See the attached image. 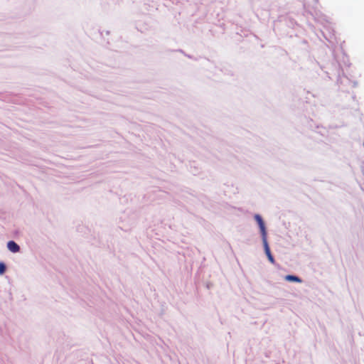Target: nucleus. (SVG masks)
<instances>
[{"instance_id":"nucleus-1","label":"nucleus","mask_w":364,"mask_h":364,"mask_svg":"<svg viewBox=\"0 0 364 364\" xmlns=\"http://www.w3.org/2000/svg\"><path fill=\"white\" fill-rule=\"evenodd\" d=\"M254 218L259 226L262 240H267V230H266L265 223H264L262 216L259 214H255L254 215Z\"/></svg>"},{"instance_id":"nucleus-2","label":"nucleus","mask_w":364,"mask_h":364,"mask_svg":"<svg viewBox=\"0 0 364 364\" xmlns=\"http://www.w3.org/2000/svg\"><path fill=\"white\" fill-rule=\"evenodd\" d=\"M262 243H263V247H264V252L268 258V260L272 263V264H274L275 263V260H274V257L272 256V253H271V251H270V248H269V244H268V242H267V239L265 240H262Z\"/></svg>"},{"instance_id":"nucleus-3","label":"nucleus","mask_w":364,"mask_h":364,"mask_svg":"<svg viewBox=\"0 0 364 364\" xmlns=\"http://www.w3.org/2000/svg\"><path fill=\"white\" fill-rule=\"evenodd\" d=\"M6 247L8 250L12 253H17L20 252V246L14 240H10L7 242Z\"/></svg>"},{"instance_id":"nucleus-4","label":"nucleus","mask_w":364,"mask_h":364,"mask_svg":"<svg viewBox=\"0 0 364 364\" xmlns=\"http://www.w3.org/2000/svg\"><path fill=\"white\" fill-rule=\"evenodd\" d=\"M284 279L287 282H296V283H301L302 282V279L296 276V275H294V274H288V275H286L284 277Z\"/></svg>"},{"instance_id":"nucleus-5","label":"nucleus","mask_w":364,"mask_h":364,"mask_svg":"<svg viewBox=\"0 0 364 364\" xmlns=\"http://www.w3.org/2000/svg\"><path fill=\"white\" fill-rule=\"evenodd\" d=\"M135 220H131L130 221H129L128 224H124L123 225L121 228L125 231H127L129 230H130L134 225H135Z\"/></svg>"},{"instance_id":"nucleus-6","label":"nucleus","mask_w":364,"mask_h":364,"mask_svg":"<svg viewBox=\"0 0 364 364\" xmlns=\"http://www.w3.org/2000/svg\"><path fill=\"white\" fill-rule=\"evenodd\" d=\"M6 270V265L3 262H0V275L5 273Z\"/></svg>"},{"instance_id":"nucleus-7","label":"nucleus","mask_w":364,"mask_h":364,"mask_svg":"<svg viewBox=\"0 0 364 364\" xmlns=\"http://www.w3.org/2000/svg\"><path fill=\"white\" fill-rule=\"evenodd\" d=\"M337 82H338V83H340V84L343 83V80H342V77H341V75H338V76Z\"/></svg>"},{"instance_id":"nucleus-8","label":"nucleus","mask_w":364,"mask_h":364,"mask_svg":"<svg viewBox=\"0 0 364 364\" xmlns=\"http://www.w3.org/2000/svg\"><path fill=\"white\" fill-rule=\"evenodd\" d=\"M325 28L331 33V28L329 26H325Z\"/></svg>"},{"instance_id":"nucleus-9","label":"nucleus","mask_w":364,"mask_h":364,"mask_svg":"<svg viewBox=\"0 0 364 364\" xmlns=\"http://www.w3.org/2000/svg\"><path fill=\"white\" fill-rule=\"evenodd\" d=\"M353 83V87H356L357 86V82H352Z\"/></svg>"},{"instance_id":"nucleus-10","label":"nucleus","mask_w":364,"mask_h":364,"mask_svg":"<svg viewBox=\"0 0 364 364\" xmlns=\"http://www.w3.org/2000/svg\"><path fill=\"white\" fill-rule=\"evenodd\" d=\"M323 36H324L325 38L330 41V39H328V38L327 36H326V35H325L323 31Z\"/></svg>"},{"instance_id":"nucleus-11","label":"nucleus","mask_w":364,"mask_h":364,"mask_svg":"<svg viewBox=\"0 0 364 364\" xmlns=\"http://www.w3.org/2000/svg\"><path fill=\"white\" fill-rule=\"evenodd\" d=\"M346 80H347V81H348L349 82H351L349 80V79H348L347 77H346Z\"/></svg>"}]
</instances>
